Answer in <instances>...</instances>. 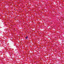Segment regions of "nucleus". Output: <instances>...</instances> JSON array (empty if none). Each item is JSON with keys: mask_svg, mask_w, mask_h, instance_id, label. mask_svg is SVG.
<instances>
[{"mask_svg": "<svg viewBox=\"0 0 64 64\" xmlns=\"http://www.w3.org/2000/svg\"><path fill=\"white\" fill-rule=\"evenodd\" d=\"M28 36H27L26 37V38L27 39V38H28Z\"/></svg>", "mask_w": 64, "mask_h": 64, "instance_id": "nucleus-1", "label": "nucleus"}]
</instances>
